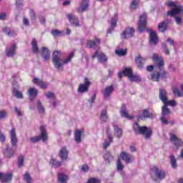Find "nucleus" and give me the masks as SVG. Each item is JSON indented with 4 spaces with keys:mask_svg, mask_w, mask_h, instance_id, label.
Listing matches in <instances>:
<instances>
[{
    "mask_svg": "<svg viewBox=\"0 0 183 183\" xmlns=\"http://www.w3.org/2000/svg\"><path fill=\"white\" fill-rule=\"evenodd\" d=\"M139 31L142 33L147 29V14L140 16V19L137 23Z\"/></svg>",
    "mask_w": 183,
    "mask_h": 183,
    "instance_id": "nucleus-7",
    "label": "nucleus"
},
{
    "mask_svg": "<svg viewBox=\"0 0 183 183\" xmlns=\"http://www.w3.org/2000/svg\"><path fill=\"white\" fill-rule=\"evenodd\" d=\"M51 34L53 36H61V35H62V31L58 29H54L51 30Z\"/></svg>",
    "mask_w": 183,
    "mask_h": 183,
    "instance_id": "nucleus-47",
    "label": "nucleus"
},
{
    "mask_svg": "<svg viewBox=\"0 0 183 183\" xmlns=\"http://www.w3.org/2000/svg\"><path fill=\"white\" fill-rule=\"evenodd\" d=\"M45 97H46V98H51V99H55V94L51 92H48L47 93H46Z\"/></svg>",
    "mask_w": 183,
    "mask_h": 183,
    "instance_id": "nucleus-55",
    "label": "nucleus"
},
{
    "mask_svg": "<svg viewBox=\"0 0 183 183\" xmlns=\"http://www.w3.org/2000/svg\"><path fill=\"white\" fill-rule=\"evenodd\" d=\"M28 94L30 98V101L34 102L35 98L38 97V90L36 88H30L28 90Z\"/></svg>",
    "mask_w": 183,
    "mask_h": 183,
    "instance_id": "nucleus-21",
    "label": "nucleus"
},
{
    "mask_svg": "<svg viewBox=\"0 0 183 183\" xmlns=\"http://www.w3.org/2000/svg\"><path fill=\"white\" fill-rule=\"evenodd\" d=\"M162 48L164 49V52L166 55H169V49L167 47V44L165 43L162 44Z\"/></svg>",
    "mask_w": 183,
    "mask_h": 183,
    "instance_id": "nucleus-57",
    "label": "nucleus"
},
{
    "mask_svg": "<svg viewBox=\"0 0 183 183\" xmlns=\"http://www.w3.org/2000/svg\"><path fill=\"white\" fill-rule=\"evenodd\" d=\"M158 29L160 32H162L164 34V32H165V31L168 29V22L162 21L159 23L158 25Z\"/></svg>",
    "mask_w": 183,
    "mask_h": 183,
    "instance_id": "nucleus-31",
    "label": "nucleus"
},
{
    "mask_svg": "<svg viewBox=\"0 0 183 183\" xmlns=\"http://www.w3.org/2000/svg\"><path fill=\"white\" fill-rule=\"evenodd\" d=\"M6 117V112L5 110L0 111V119H4Z\"/></svg>",
    "mask_w": 183,
    "mask_h": 183,
    "instance_id": "nucleus-63",
    "label": "nucleus"
},
{
    "mask_svg": "<svg viewBox=\"0 0 183 183\" xmlns=\"http://www.w3.org/2000/svg\"><path fill=\"white\" fill-rule=\"evenodd\" d=\"M82 134H84L83 129H76L74 132V141L77 142V144L81 143L82 141Z\"/></svg>",
    "mask_w": 183,
    "mask_h": 183,
    "instance_id": "nucleus-23",
    "label": "nucleus"
},
{
    "mask_svg": "<svg viewBox=\"0 0 183 183\" xmlns=\"http://www.w3.org/2000/svg\"><path fill=\"white\" fill-rule=\"evenodd\" d=\"M33 83L37 85V86H39V88H41V89H46V88H48V85H46V83L38 78H34L33 79Z\"/></svg>",
    "mask_w": 183,
    "mask_h": 183,
    "instance_id": "nucleus-24",
    "label": "nucleus"
},
{
    "mask_svg": "<svg viewBox=\"0 0 183 183\" xmlns=\"http://www.w3.org/2000/svg\"><path fill=\"white\" fill-rule=\"evenodd\" d=\"M99 44H101V39L99 38H96L94 40H87L86 44V48H97V46H98Z\"/></svg>",
    "mask_w": 183,
    "mask_h": 183,
    "instance_id": "nucleus-16",
    "label": "nucleus"
},
{
    "mask_svg": "<svg viewBox=\"0 0 183 183\" xmlns=\"http://www.w3.org/2000/svg\"><path fill=\"white\" fill-rule=\"evenodd\" d=\"M88 6H89L88 0H83L80 4V8L78 9V12L81 14H82V12H85Z\"/></svg>",
    "mask_w": 183,
    "mask_h": 183,
    "instance_id": "nucleus-29",
    "label": "nucleus"
},
{
    "mask_svg": "<svg viewBox=\"0 0 183 183\" xmlns=\"http://www.w3.org/2000/svg\"><path fill=\"white\" fill-rule=\"evenodd\" d=\"M135 34V30L132 27H128L121 34L122 39H128V38H132Z\"/></svg>",
    "mask_w": 183,
    "mask_h": 183,
    "instance_id": "nucleus-10",
    "label": "nucleus"
},
{
    "mask_svg": "<svg viewBox=\"0 0 183 183\" xmlns=\"http://www.w3.org/2000/svg\"><path fill=\"white\" fill-rule=\"evenodd\" d=\"M41 56L44 58L45 61H49L51 58V51L45 46L41 47Z\"/></svg>",
    "mask_w": 183,
    "mask_h": 183,
    "instance_id": "nucleus-28",
    "label": "nucleus"
},
{
    "mask_svg": "<svg viewBox=\"0 0 183 183\" xmlns=\"http://www.w3.org/2000/svg\"><path fill=\"white\" fill-rule=\"evenodd\" d=\"M167 5L172 8V10L167 11L168 16H175V15H178V14L183 15V6L177 5L174 1H169Z\"/></svg>",
    "mask_w": 183,
    "mask_h": 183,
    "instance_id": "nucleus-3",
    "label": "nucleus"
},
{
    "mask_svg": "<svg viewBox=\"0 0 183 183\" xmlns=\"http://www.w3.org/2000/svg\"><path fill=\"white\" fill-rule=\"evenodd\" d=\"M170 142H172L177 148H179V147H182V140L178 138L175 134H170Z\"/></svg>",
    "mask_w": 183,
    "mask_h": 183,
    "instance_id": "nucleus-15",
    "label": "nucleus"
},
{
    "mask_svg": "<svg viewBox=\"0 0 183 183\" xmlns=\"http://www.w3.org/2000/svg\"><path fill=\"white\" fill-rule=\"evenodd\" d=\"M138 2H139V0H133L130 6L131 9H137L138 8Z\"/></svg>",
    "mask_w": 183,
    "mask_h": 183,
    "instance_id": "nucleus-50",
    "label": "nucleus"
},
{
    "mask_svg": "<svg viewBox=\"0 0 183 183\" xmlns=\"http://www.w3.org/2000/svg\"><path fill=\"white\" fill-rule=\"evenodd\" d=\"M145 118H155V114L149 113L147 109L143 110L142 115L139 116V119H145Z\"/></svg>",
    "mask_w": 183,
    "mask_h": 183,
    "instance_id": "nucleus-27",
    "label": "nucleus"
},
{
    "mask_svg": "<svg viewBox=\"0 0 183 183\" xmlns=\"http://www.w3.org/2000/svg\"><path fill=\"white\" fill-rule=\"evenodd\" d=\"M133 130L136 134L144 135L145 139H149L152 136V129L145 126L141 127L137 122L134 124Z\"/></svg>",
    "mask_w": 183,
    "mask_h": 183,
    "instance_id": "nucleus-2",
    "label": "nucleus"
},
{
    "mask_svg": "<svg viewBox=\"0 0 183 183\" xmlns=\"http://www.w3.org/2000/svg\"><path fill=\"white\" fill-rule=\"evenodd\" d=\"M117 22H118V16L114 15V17L112 18V21H111L112 28H115V26H117Z\"/></svg>",
    "mask_w": 183,
    "mask_h": 183,
    "instance_id": "nucleus-46",
    "label": "nucleus"
},
{
    "mask_svg": "<svg viewBox=\"0 0 183 183\" xmlns=\"http://www.w3.org/2000/svg\"><path fill=\"white\" fill-rule=\"evenodd\" d=\"M123 74L125 76H127L129 78V79H130L131 76H132V69H131L130 68H125L123 70Z\"/></svg>",
    "mask_w": 183,
    "mask_h": 183,
    "instance_id": "nucleus-41",
    "label": "nucleus"
},
{
    "mask_svg": "<svg viewBox=\"0 0 183 183\" xmlns=\"http://www.w3.org/2000/svg\"><path fill=\"white\" fill-rule=\"evenodd\" d=\"M104 158L105 163L107 165H109V164H111V162L114 159V157H112V155L111 154V152H107L105 153V154L104 155Z\"/></svg>",
    "mask_w": 183,
    "mask_h": 183,
    "instance_id": "nucleus-33",
    "label": "nucleus"
},
{
    "mask_svg": "<svg viewBox=\"0 0 183 183\" xmlns=\"http://www.w3.org/2000/svg\"><path fill=\"white\" fill-rule=\"evenodd\" d=\"M174 21L177 25H180V24H182V18H181L180 16H174Z\"/></svg>",
    "mask_w": 183,
    "mask_h": 183,
    "instance_id": "nucleus-56",
    "label": "nucleus"
},
{
    "mask_svg": "<svg viewBox=\"0 0 183 183\" xmlns=\"http://www.w3.org/2000/svg\"><path fill=\"white\" fill-rule=\"evenodd\" d=\"M89 85H91V82L89 81V79H88V77L84 78V83L80 84L78 87V92L79 94H84V92H88V89H89Z\"/></svg>",
    "mask_w": 183,
    "mask_h": 183,
    "instance_id": "nucleus-8",
    "label": "nucleus"
},
{
    "mask_svg": "<svg viewBox=\"0 0 183 183\" xmlns=\"http://www.w3.org/2000/svg\"><path fill=\"white\" fill-rule=\"evenodd\" d=\"M66 17L71 24L73 25V26H81V24H79V21L78 20V17H76V16H72V14L69 13L66 14Z\"/></svg>",
    "mask_w": 183,
    "mask_h": 183,
    "instance_id": "nucleus-17",
    "label": "nucleus"
},
{
    "mask_svg": "<svg viewBox=\"0 0 183 183\" xmlns=\"http://www.w3.org/2000/svg\"><path fill=\"white\" fill-rule=\"evenodd\" d=\"M50 164H51V165H53L54 167H56V168H59V167H61V165H62L61 162H58L55 159H51L50 160Z\"/></svg>",
    "mask_w": 183,
    "mask_h": 183,
    "instance_id": "nucleus-44",
    "label": "nucleus"
},
{
    "mask_svg": "<svg viewBox=\"0 0 183 183\" xmlns=\"http://www.w3.org/2000/svg\"><path fill=\"white\" fill-rule=\"evenodd\" d=\"M170 162L172 168L174 169L177 168V159L175 158V156L174 154L170 155Z\"/></svg>",
    "mask_w": 183,
    "mask_h": 183,
    "instance_id": "nucleus-42",
    "label": "nucleus"
},
{
    "mask_svg": "<svg viewBox=\"0 0 183 183\" xmlns=\"http://www.w3.org/2000/svg\"><path fill=\"white\" fill-rule=\"evenodd\" d=\"M13 96H14L16 98L19 99H22L24 98V94H22V92L16 89H14L13 91Z\"/></svg>",
    "mask_w": 183,
    "mask_h": 183,
    "instance_id": "nucleus-38",
    "label": "nucleus"
},
{
    "mask_svg": "<svg viewBox=\"0 0 183 183\" xmlns=\"http://www.w3.org/2000/svg\"><path fill=\"white\" fill-rule=\"evenodd\" d=\"M41 139L43 142L48 140V134H46V129L44 126L40 127V135L36 136L30 138V142L32 144H36V142H39Z\"/></svg>",
    "mask_w": 183,
    "mask_h": 183,
    "instance_id": "nucleus-5",
    "label": "nucleus"
},
{
    "mask_svg": "<svg viewBox=\"0 0 183 183\" xmlns=\"http://www.w3.org/2000/svg\"><path fill=\"white\" fill-rule=\"evenodd\" d=\"M58 181L59 183H66L68 181V175L64 173L58 174Z\"/></svg>",
    "mask_w": 183,
    "mask_h": 183,
    "instance_id": "nucleus-34",
    "label": "nucleus"
},
{
    "mask_svg": "<svg viewBox=\"0 0 183 183\" xmlns=\"http://www.w3.org/2000/svg\"><path fill=\"white\" fill-rule=\"evenodd\" d=\"M0 179L2 183L11 182L12 180V174L11 173H0Z\"/></svg>",
    "mask_w": 183,
    "mask_h": 183,
    "instance_id": "nucleus-20",
    "label": "nucleus"
},
{
    "mask_svg": "<svg viewBox=\"0 0 183 183\" xmlns=\"http://www.w3.org/2000/svg\"><path fill=\"white\" fill-rule=\"evenodd\" d=\"M164 104L166 105L167 107H177V102H175V100H167V102L164 103Z\"/></svg>",
    "mask_w": 183,
    "mask_h": 183,
    "instance_id": "nucleus-45",
    "label": "nucleus"
},
{
    "mask_svg": "<svg viewBox=\"0 0 183 183\" xmlns=\"http://www.w3.org/2000/svg\"><path fill=\"white\" fill-rule=\"evenodd\" d=\"M68 154L69 152L66 149V147H64L60 149L59 157L61 158V161H66V159H68Z\"/></svg>",
    "mask_w": 183,
    "mask_h": 183,
    "instance_id": "nucleus-22",
    "label": "nucleus"
},
{
    "mask_svg": "<svg viewBox=\"0 0 183 183\" xmlns=\"http://www.w3.org/2000/svg\"><path fill=\"white\" fill-rule=\"evenodd\" d=\"M30 17L32 21H35V19H36V16L34 10H30Z\"/></svg>",
    "mask_w": 183,
    "mask_h": 183,
    "instance_id": "nucleus-60",
    "label": "nucleus"
},
{
    "mask_svg": "<svg viewBox=\"0 0 183 183\" xmlns=\"http://www.w3.org/2000/svg\"><path fill=\"white\" fill-rule=\"evenodd\" d=\"M159 98L163 104L167 102L168 101V93L167 92V90L164 89H159Z\"/></svg>",
    "mask_w": 183,
    "mask_h": 183,
    "instance_id": "nucleus-19",
    "label": "nucleus"
},
{
    "mask_svg": "<svg viewBox=\"0 0 183 183\" xmlns=\"http://www.w3.org/2000/svg\"><path fill=\"white\" fill-rule=\"evenodd\" d=\"M114 129L117 137L121 138L122 137V129L119 128L117 125H114Z\"/></svg>",
    "mask_w": 183,
    "mask_h": 183,
    "instance_id": "nucleus-39",
    "label": "nucleus"
},
{
    "mask_svg": "<svg viewBox=\"0 0 183 183\" xmlns=\"http://www.w3.org/2000/svg\"><path fill=\"white\" fill-rule=\"evenodd\" d=\"M113 92H114V86L112 85L107 86L105 90L104 91V98H109V97L111 96V94H112Z\"/></svg>",
    "mask_w": 183,
    "mask_h": 183,
    "instance_id": "nucleus-30",
    "label": "nucleus"
},
{
    "mask_svg": "<svg viewBox=\"0 0 183 183\" xmlns=\"http://www.w3.org/2000/svg\"><path fill=\"white\" fill-rule=\"evenodd\" d=\"M87 183H101V180L96 178H92L89 179Z\"/></svg>",
    "mask_w": 183,
    "mask_h": 183,
    "instance_id": "nucleus-61",
    "label": "nucleus"
},
{
    "mask_svg": "<svg viewBox=\"0 0 183 183\" xmlns=\"http://www.w3.org/2000/svg\"><path fill=\"white\" fill-rule=\"evenodd\" d=\"M160 121L164 125H168V124H169V122L168 121V119H167V118H165V116H162L160 118Z\"/></svg>",
    "mask_w": 183,
    "mask_h": 183,
    "instance_id": "nucleus-54",
    "label": "nucleus"
},
{
    "mask_svg": "<svg viewBox=\"0 0 183 183\" xmlns=\"http://www.w3.org/2000/svg\"><path fill=\"white\" fill-rule=\"evenodd\" d=\"M120 114L121 117H123L124 118H127L128 119H134V117H129V114H128V111L127 110L125 104H123L122 106L120 109Z\"/></svg>",
    "mask_w": 183,
    "mask_h": 183,
    "instance_id": "nucleus-26",
    "label": "nucleus"
},
{
    "mask_svg": "<svg viewBox=\"0 0 183 183\" xmlns=\"http://www.w3.org/2000/svg\"><path fill=\"white\" fill-rule=\"evenodd\" d=\"M107 114V109L102 110L101 114H100V119L103 122H107V121L108 120V114Z\"/></svg>",
    "mask_w": 183,
    "mask_h": 183,
    "instance_id": "nucleus-37",
    "label": "nucleus"
},
{
    "mask_svg": "<svg viewBox=\"0 0 183 183\" xmlns=\"http://www.w3.org/2000/svg\"><path fill=\"white\" fill-rule=\"evenodd\" d=\"M16 44H12L10 48L6 50V55L8 58H12L14 55L16 54V49H17Z\"/></svg>",
    "mask_w": 183,
    "mask_h": 183,
    "instance_id": "nucleus-18",
    "label": "nucleus"
},
{
    "mask_svg": "<svg viewBox=\"0 0 183 183\" xmlns=\"http://www.w3.org/2000/svg\"><path fill=\"white\" fill-rule=\"evenodd\" d=\"M112 142H111V140H109V142H108V141H104V142L103 143V148H104V149H107V148L108 147H109V145H111V143H112Z\"/></svg>",
    "mask_w": 183,
    "mask_h": 183,
    "instance_id": "nucleus-62",
    "label": "nucleus"
},
{
    "mask_svg": "<svg viewBox=\"0 0 183 183\" xmlns=\"http://www.w3.org/2000/svg\"><path fill=\"white\" fill-rule=\"evenodd\" d=\"M154 179L157 182H160L162 181V179H164L165 177H167V173L162 169H160L158 167H154Z\"/></svg>",
    "mask_w": 183,
    "mask_h": 183,
    "instance_id": "nucleus-6",
    "label": "nucleus"
},
{
    "mask_svg": "<svg viewBox=\"0 0 183 183\" xmlns=\"http://www.w3.org/2000/svg\"><path fill=\"white\" fill-rule=\"evenodd\" d=\"M107 134L108 139L110 141V142H112L113 138L111 137V130H110L109 127L107 128Z\"/></svg>",
    "mask_w": 183,
    "mask_h": 183,
    "instance_id": "nucleus-58",
    "label": "nucleus"
},
{
    "mask_svg": "<svg viewBox=\"0 0 183 183\" xmlns=\"http://www.w3.org/2000/svg\"><path fill=\"white\" fill-rule=\"evenodd\" d=\"M173 94L175 95V97H182L183 93H182L178 88H174L173 89Z\"/></svg>",
    "mask_w": 183,
    "mask_h": 183,
    "instance_id": "nucleus-48",
    "label": "nucleus"
},
{
    "mask_svg": "<svg viewBox=\"0 0 183 183\" xmlns=\"http://www.w3.org/2000/svg\"><path fill=\"white\" fill-rule=\"evenodd\" d=\"M6 139V137H5V134H4L0 130V142H5Z\"/></svg>",
    "mask_w": 183,
    "mask_h": 183,
    "instance_id": "nucleus-64",
    "label": "nucleus"
},
{
    "mask_svg": "<svg viewBox=\"0 0 183 183\" xmlns=\"http://www.w3.org/2000/svg\"><path fill=\"white\" fill-rule=\"evenodd\" d=\"M31 48L34 54H39V48L38 47V42L36 39H33L31 41Z\"/></svg>",
    "mask_w": 183,
    "mask_h": 183,
    "instance_id": "nucleus-32",
    "label": "nucleus"
},
{
    "mask_svg": "<svg viewBox=\"0 0 183 183\" xmlns=\"http://www.w3.org/2000/svg\"><path fill=\"white\" fill-rule=\"evenodd\" d=\"M144 62H145V59H144L142 56H136L135 63L139 69H142V68H144Z\"/></svg>",
    "mask_w": 183,
    "mask_h": 183,
    "instance_id": "nucleus-25",
    "label": "nucleus"
},
{
    "mask_svg": "<svg viewBox=\"0 0 183 183\" xmlns=\"http://www.w3.org/2000/svg\"><path fill=\"white\" fill-rule=\"evenodd\" d=\"M72 58H74V52H71L67 58L64 61H63V62L64 63V64H69V61L72 59Z\"/></svg>",
    "mask_w": 183,
    "mask_h": 183,
    "instance_id": "nucleus-51",
    "label": "nucleus"
},
{
    "mask_svg": "<svg viewBox=\"0 0 183 183\" xmlns=\"http://www.w3.org/2000/svg\"><path fill=\"white\" fill-rule=\"evenodd\" d=\"M130 81H132V82H141L142 79L141 76H137V75H134L132 74L130 77V79H129Z\"/></svg>",
    "mask_w": 183,
    "mask_h": 183,
    "instance_id": "nucleus-43",
    "label": "nucleus"
},
{
    "mask_svg": "<svg viewBox=\"0 0 183 183\" xmlns=\"http://www.w3.org/2000/svg\"><path fill=\"white\" fill-rule=\"evenodd\" d=\"M120 157L126 164H131L134 162V160L135 159V157L132 156V154L127 153L125 152H122L120 154Z\"/></svg>",
    "mask_w": 183,
    "mask_h": 183,
    "instance_id": "nucleus-14",
    "label": "nucleus"
},
{
    "mask_svg": "<svg viewBox=\"0 0 183 183\" xmlns=\"http://www.w3.org/2000/svg\"><path fill=\"white\" fill-rule=\"evenodd\" d=\"M24 179L25 181H26L27 183H31V176L29 175V173L28 172H26L24 174Z\"/></svg>",
    "mask_w": 183,
    "mask_h": 183,
    "instance_id": "nucleus-53",
    "label": "nucleus"
},
{
    "mask_svg": "<svg viewBox=\"0 0 183 183\" xmlns=\"http://www.w3.org/2000/svg\"><path fill=\"white\" fill-rule=\"evenodd\" d=\"M10 142L13 148L16 149L18 147V137H16V131L14 127L10 131Z\"/></svg>",
    "mask_w": 183,
    "mask_h": 183,
    "instance_id": "nucleus-9",
    "label": "nucleus"
},
{
    "mask_svg": "<svg viewBox=\"0 0 183 183\" xmlns=\"http://www.w3.org/2000/svg\"><path fill=\"white\" fill-rule=\"evenodd\" d=\"M171 114V110L168 108V106L164 104L162 108V117H168V115Z\"/></svg>",
    "mask_w": 183,
    "mask_h": 183,
    "instance_id": "nucleus-36",
    "label": "nucleus"
},
{
    "mask_svg": "<svg viewBox=\"0 0 183 183\" xmlns=\"http://www.w3.org/2000/svg\"><path fill=\"white\" fill-rule=\"evenodd\" d=\"M6 35L8 36H15L16 35V33L14 30H10L9 31H6Z\"/></svg>",
    "mask_w": 183,
    "mask_h": 183,
    "instance_id": "nucleus-59",
    "label": "nucleus"
},
{
    "mask_svg": "<svg viewBox=\"0 0 183 183\" xmlns=\"http://www.w3.org/2000/svg\"><path fill=\"white\" fill-rule=\"evenodd\" d=\"M116 55H118V56H125L127 54V49H120L115 51Z\"/></svg>",
    "mask_w": 183,
    "mask_h": 183,
    "instance_id": "nucleus-40",
    "label": "nucleus"
},
{
    "mask_svg": "<svg viewBox=\"0 0 183 183\" xmlns=\"http://www.w3.org/2000/svg\"><path fill=\"white\" fill-rule=\"evenodd\" d=\"M152 61L154 62L156 69H158L160 71L150 74L149 79L155 82H159L161 78L162 79H167L168 73L164 69V65L165 64L164 59L154 53L153 54Z\"/></svg>",
    "mask_w": 183,
    "mask_h": 183,
    "instance_id": "nucleus-1",
    "label": "nucleus"
},
{
    "mask_svg": "<svg viewBox=\"0 0 183 183\" xmlns=\"http://www.w3.org/2000/svg\"><path fill=\"white\" fill-rule=\"evenodd\" d=\"M52 62L54 65V67L58 69V71H63L64 70V60L59 57V51H55L52 54Z\"/></svg>",
    "mask_w": 183,
    "mask_h": 183,
    "instance_id": "nucleus-4",
    "label": "nucleus"
},
{
    "mask_svg": "<svg viewBox=\"0 0 183 183\" xmlns=\"http://www.w3.org/2000/svg\"><path fill=\"white\" fill-rule=\"evenodd\" d=\"M15 147H13L12 146L6 145V147L3 149V154L4 157L6 158H12L14 157V154H15Z\"/></svg>",
    "mask_w": 183,
    "mask_h": 183,
    "instance_id": "nucleus-12",
    "label": "nucleus"
},
{
    "mask_svg": "<svg viewBox=\"0 0 183 183\" xmlns=\"http://www.w3.org/2000/svg\"><path fill=\"white\" fill-rule=\"evenodd\" d=\"M24 156H21L20 157H19V161H18L19 168H21V167L24 166Z\"/></svg>",
    "mask_w": 183,
    "mask_h": 183,
    "instance_id": "nucleus-52",
    "label": "nucleus"
},
{
    "mask_svg": "<svg viewBox=\"0 0 183 183\" xmlns=\"http://www.w3.org/2000/svg\"><path fill=\"white\" fill-rule=\"evenodd\" d=\"M36 108L39 114H45V107L42 105L41 100H37Z\"/></svg>",
    "mask_w": 183,
    "mask_h": 183,
    "instance_id": "nucleus-35",
    "label": "nucleus"
},
{
    "mask_svg": "<svg viewBox=\"0 0 183 183\" xmlns=\"http://www.w3.org/2000/svg\"><path fill=\"white\" fill-rule=\"evenodd\" d=\"M117 171H122L124 169V164L121 162V159H118L117 162Z\"/></svg>",
    "mask_w": 183,
    "mask_h": 183,
    "instance_id": "nucleus-49",
    "label": "nucleus"
},
{
    "mask_svg": "<svg viewBox=\"0 0 183 183\" xmlns=\"http://www.w3.org/2000/svg\"><path fill=\"white\" fill-rule=\"evenodd\" d=\"M92 59H95V58H97L99 62H101V64H105L108 61V57L105 56V54L100 52L99 51H97L92 56Z\"/></svg>",
    "mask_w": 183,
    "mask_h": 183,
    "instance_id": "nucleus-13",
    "label": "nucleus"
},
{
    "mask_svg": "<svg viewBox=\"0 0 183 183\" xmlns=\"http://www.w3.org/2000/svg\"><path fill=\"white\" fill-rule=\"evenodd\" d=\"M147 31L149 35V44L151 45H157V44H158V41H159V39H158V35H157V31H152V29H149Z\"/></svg>",
    "mask_w": 183,
    "mask_h": 183,
    "instance_id": "nucleus-11",
    "label": "nucleus"
}]
</instances>
